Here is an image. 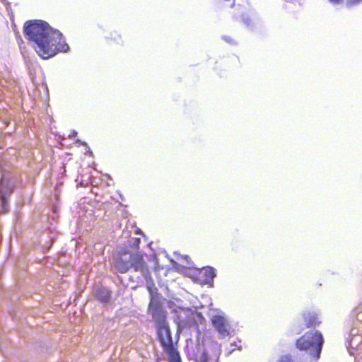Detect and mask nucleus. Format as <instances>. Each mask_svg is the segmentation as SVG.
Wrapping results in <instances>:
<instances>
[{
    "instance_id": "obj_1",
    "label": "nucleus",
    "mask_w": 362,
    "mask_h": 362,
    "mask_svg": "<svg viewBox=\"0 0 362 362\" xmlns=\"http://www.w3.org/2000/svg\"><path fill=\"white\" fill-rule=\"evenodd\" d=\"M23 33L25 38L42 59H48L58 52H66L69 45L63 40L62 34L53 29L46 21L30 20L25 23Z\"/></svg>"
},
{
    "instance_id": "obj_2",
    "label": "nucleus",
    "mask_w": 362,
    "mask_h": 362,
    "mask_svg": "<svg viewBox=\"0 0 362 362\" xmlns=\"http://www.w3.org/2000/svg\"><path fill=\"white\" fill-rule=\"evenodd\" d=\"M158 339L168 356V362H182L177 350V342H173L168 323L165 320L160 322L157 327Z\"/></svg>"
},
{
    "instance_id": "obj_3",
    "label": "nucleus",
    "mask_w": 362,
    "mask_h": 362,
    "mask_svg": "<svg viewBox=\"0 0 362 362\" xmlns=\"http://www.w3.org/2000/svg\"><path fill=\"white\" fill-rule=\"evenodd\" d=\"M324 339L320 332H307L296 341V347L300 351L308 352L313 358H320Z\"/></svg>"
},
{
    "instance_id": "obj_4",
    "label": "nucleus",
    "mask_w": 362,
    "mask_h": 362,
    "mask_svg": "<svg viewBox=\"0 0 362 362\" xmlns=\"http://www.w3.org/2000/svg\"><path fill=\"white\" fill-rule=\"evenodd\" d=\"M211 323L218 332L220 338H225L230 335V327L225 317L221 315H214L211 318Z\"/></svg>"
},
{
    "instance_id": "obj_5",
    "label": "nucleus",
    "mask_w": 362,
    "mask_h": 362,
    "mask_svg": "<svg viewBox=\"0 0 362 362\" xmlns=\"http://www.w3.org/2000/svg\"><path fill=\"white\" fill-rule=\"evenodd\" d=\"M148 312L153 319L164 320L165 316L163 314L162 304L157 293L152 296L148 304Z\"/></svg>"
},
{
    "instance_id": "obj_6",
    "label": "nucleus",
    "mask_w": 362,
    "mask_h": 362,
    "mask_svg": "<svg viewBox=\"0 0 362 362\" xmlns=\"http://www.w3.org/2000/svg\"><path fill=\"white\" fill-rule=\"evenodd\" d=\"M304 329H315L322 323L319 313L315 311H305L302 313Z\"/></svg>"
},
{
    "instance_id": "obj_7",
    "label": "nucleus",
    "mask_w": 362,
    "mask_h": 362,
    "mask_svg": "<svg viewBox=\"0 0 362 362\" xmlns=\"http://www.w3.org/2000/svg\"><path fill=\"white\" fill-rule=\"evenodd\" d=\"M131 268H134L135 271H140L143 273L148 272L147 266L139 253L130 254L129 255Z\"/></svg>"
},
{
    "instance_id": "obj_8",
    "label": "nucleus",
    "mask_w": 362,
    "mask_h": 362,
    "mask_svg": "<svg viewBox=\"0 0 362 362\" xmlns=\"http://www.w3.org/2000/svg\"><path fill=\"white\" fill-rule=\"evenodd\" d=\"M215 276V269L211 267H203L198 273V276L200 280L206 284L212 281Z\"/></svg>"
},
{
    "instance_id": "obj_9",
    "label": "nucleus",
    "mask_w": 362,
    "mask_h": 362,
    "mask_svg": "<svg viewBox=\"0 0 362 362\" xmlns=\"http://www.w3.org/2000/svg\"><path fill=\"white\" fill-rule=\"evenodd\" d=\"M115 266L120 272L126 273L131 269L130 259L125 260L118 257L115 262Z\"/></svg>"
},
{
    "instance_id": "obj_10",
    "label": "nucleus",
    "mask_w": 362,
    "mask_h": 362,
    "mask_svg": "<svg viewBox=\"0 0 362 362\" xmlns=\"http://www.w3.org/2000/svg\"><path fill=\"white\" fill-rule=\"evenodd\" d=\"M106 40L110 44H122V37L117 31L110 33L109 35L106 37Z\"/></svg>"
},
{
    "instance_id": "obj_11",
    "label": "nucleus",
    "mask_w": 362,
    "mask_h": 362,
    "mask_svg": "<svg viewBox=\"0 0 362 362\" xmlns=\"http://www.w3.org/2000/svg\"><path fill=\"white\" fill-rule=\"evenodd\" d=\"M97 297L100 301L107 303L110 300V294L108 291L105 289H101L97 292Z\"/></svg>"
},
{
    "instance_id": "obj_12",
    "label": "nucleus",
    "mask_w": 362,
    "mask_h": 362,
    "mask_svg": "<svg viewBox=\"0 0 362 362\" xmlns=\"http://www.w3.org/2000/svg\"><path fill=\"white\" fill-rule=\"evenodd\" d=\"M214 346L215 348V352H214V362H218L219 356L221 354V345L218 344L217 342H214Z\"/></svg>"
},
{
    "instance_id": "obj_13",
    "label": "nucleus",
    "mask_w": 362,
    "mask_h": 362,
    "mask_svg": "<svg viewBox=\"0 0 362 362\" xmlns=\"http://www.w3.org/2000/svg\"><path fill=\"white\" fill-rule=\"evenodd\" d=\"M362 4V0H346V6L347 7H352Z\"/></svg>"
},
{
    "instance_id": "obj_14",
    "label": "nucleus",
    "mask_w": 362,
    "mask_h": 362,
    "mask_svg": "<svg viewBox=\"0 0 362 362\" xmlns=\"http://www.w3.org/2000/svg\"><path fill=\"white\" fill-rule=\"evenodd\" d=\"M209 354L206 351H204L200 356V358L197 361V362H209Z\"/></svg>"
},
{
    "instance_id": "obj_15",
    "label": "nucleus",
    "mask_w": 362,
    "mask_h": 362,
    "mask_svg": "<svg viewBox=\"0 0 362 362\" xmlns=\"http://www.w3.org/2000/svg\"><path fill=\"white\" fill-rule=\"evenodd\" d=\"M332 5H341L344 4V0H328Z\"/></svg>"
},
{
    "instance_id": "obj_16",
    "label": "nucleus",
    "mask_w": 362,
    "mask_h": 362,
    "mask_svg": "<svg viewBox=\"0 0 362 362\" xmlns=\"http://www.w3.org/2000/svg\"><path fill=\"white\" fill-rule=\"evenodd\" d=\"M223 40H225L226 42H227L228 43H230V44L234 43L233 38L230 36H223Z\"/></svg>"
},
{
    "instance_id": "obj_17",
    "label": "nucleus",
    "mask_w": 362,
    "mask_h": 362,
    "mask_svg": "<svg viewBox=\"0 0 362 362\" xmlns=\"http://www.w3.org/2000/svg\"><path fill=\"white\" fill-rule=\"evenodd\" d=\"M81 144H82L83 146H86V142H82V143H81Z\"/></svg>"
},
{
    "instance_id": "obj_18",
    "label": "nucleus",
    "mask_w": 362,
    "mask_h": 362,
    "mask_svg": "<svg viewBox=\"0 0 362 362\" xmlns=\"http://www.w3.org/2000/svg\"><path fill=\"white\" fill-rule=\"evenodd\" d=\"M232 350L228 351V354H230L231 353Z\"/></svg>"
}]
</instances>
